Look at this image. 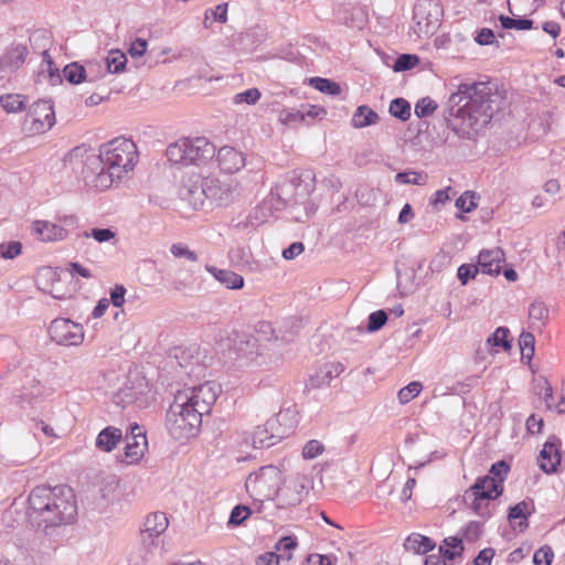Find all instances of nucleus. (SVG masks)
I'll list each match as a JSON object with an SVG mask.
<instances>
[{"label":"nucleus","mask_w":565,"mask_h":565,"mask_svg":"<svg viewBox=\"0 0 565 565\" xmlns=\"http://www.w3.org/2000/svg\"><path fill=\"white\" fill-rule=\"evenodd\" d=\"M138 161L132 140L118 137L103 145L95 156L86 147H76L65 157V163L79 170L98 190H107L131 172Z\"/></svg>","instance_id":"nucleus-1"},{"label":"nucleus","mask_w":565,"mask_h":565,"mask_svg":"<svg viewBox=\"0 0 565 565\" xmlns=\"http://www.w3.org/2000/svg\"><path fill=\"white\" fill-rule=\"evenodd\" d=\"M218 392L220 387L212 382L179 391L166 415L169 434L178 440L195 437L202 425V416L210 413Z\"/></svg>","instance_id":"nucleus-2"},{"label":"nucleus","mask_w":565,"mask_h":565,"mask_svg":"<svg viewBox=\"0 0 565 565\" xmlns=\"http://www.w3.org/2000/svg\"><path fill=\"white\" fill-rule=\"evenodd\" d=\"M25 515L36 529L70 524L77 515L75 494L67 487H36L29 494Z\"/></svg>","instance_id":"nucleus-3"},{"label":"nucleus","mask_w":565,"mask_h":565,"mask_svg":"<svg viewBox=\"0 0 565 565\" xmlns=\"http://www.w3.org/2000/svg\"><path fill=\"white\" fill-rule=\"evenodd\" d=\"M492 87L488 83H465L458 86L449 103L462 128L476 129L492 117Z\"/></svg>","instance_id":"nucleus-4"},{"label":"nucleus","mask_w":565,"mask_h":565,"mask_svg":"<svg viewBox=\"0 0 565 565\" xmlns=\"http://www.w3.org/2000/svg\"><path fill=\"white\" fill-rule=\"evenodd\" d=\"M166 156L173 167L201 166L215 156V146L205 137H182L167 147Z\"/></svg>","instance_id":"nucleus-5"},{"label":"nucleus","mask_w":565,"mask_h":565,"mask_svg":"<svg viewBox=\"0 0 565 565\" xmlns=\"http://www.w3.org/2000/svg\"><path fill=\"white\" fill-rule=\"evenodd\" d=\"M284 483V472L275 466H266L247 478L246 489L255 501L263 503L280 497Z\"/></svg>","instance_id":"nucleus-6"},{"label":"nucleus","mask_w":565,"mask_h":565,"mask_svg":"<svg viewBox=\"0 0 565 565\" xmlns=\"http://www.w3.org/2000/svg\"><path fill=\"white\" fill-rule=\"evenodd\" d=\"M55 124L53 105L47 100H39L29 109L24 118V128L31 135H41Z\"/></svg>","instance_id":"nucleus-7"},{"label":"nucleus","mask_w":565,"mask_h":565,"mask_svg":"<svg viewBox=\"0 0 565 565\" xmlns=\"http://www.w3.org/2000/svg\"><path fill=\"white\" fill-rule=\"evenodd\" d=\"M75 224L74 216H63L58 223L36 220L31 224V233L35 239L44 243L64 241L68 236L67 227Z\"/></svg>","instance_id":"nucleus-8"},{"label":"nucleus","mask_w":565,"mask_h":565,"mask_svg":"<svg viewBox=\"0 0 565 565\" xmlns=\"http://www.w3.org/2000/svg\"><path fill=\"white\" fill-rule=\"evenodd\" d=\"M53 341L63 345H77L83 341L82 326L68 319H55L49 328Z\"/></svg>","instance_id":"nucleus-9"},{"label":"nucleus","mask_w":565,"mask_h":565,"mask_svg":"<svg viewBox=\"0 0 565 565\" xmlns=\"http://www.w3.org/2000/svg\"><path fill=\"white\" fill-rule=\"evenodd\" d=\"M438 6L430 0H420L414 8L417 32L429 34L438 25Z\"/></svg>","instance_id":"nucleus-10"},{"label":"nucleus","mask_w":565,"mask_h":565,"mask_svg":"<svg viewBox=\"0 0 565 565\" xmlns=\"http://www.w3.org/2000/svg\"><path fill=\"white\" fill-rule=\"evenodd\" d=\"M148 448V440L145 430L137 424L131 426L130 435L127 436L125 459L129 465L138 463L145 456Z\"/></svg>","instance_id":"nucleus-11"},{"label":"nucleus","mask_w":565,"mask_h":565,"mask_svg":"<svg viewBox=\"0 0 565 565\" xmlns=\"http://www.w3.org/2000/svg\"><path fill=\"white\" fill-rule=\"evenodd\" d=\"M216 162L222 172L234 174L245 167L246 156L234 147L224 146L216 152Z\"/></svg>","instance_id":"nucleus-12"},{"label":"nucleus","mask_w":565,"mask_h":565,"mask_svg":"<svg viewBox=\"0 0 565 565\" xmlns=\"http://www.w3.org/2000/svg\"><path fill=\"white\" fill-rule=\"evenodd\" d=\"M28 46L23 43L13 42L8 45L0 57V70L4 73H12L19 70L26 61Z\"/></svg>","instance_id":"nucleus-13"},{"label":"nucleus","mask_w":565,"mask_h":565,"mask_svg":"<svg viewBox=\"0 0 565 565\" xmlns=\"http://www.w3.org/2000/svg\"><path fill=\"white\" fill-rule=\"evenodd\" d=\"M505 263V253L500 247L482 249L478 255L477 266L482 274L490 276L500 275Z\"/></svg>","instance_id":"nucleus-14"},{"label":"nucleus","mask_w":565,"mask_h":565,"mask_svg":"<svg viewBox=\"0 0 565 565\" xmlns=\"http://www.w3.org/2000/svg\"><path fill=\"white\" fill-rule=\"evenodd\" d=\"M561 440L553 437L544 445L539 456L540 468L546 473H553L561 463Z\"/></svg>","instance_id":"nucleus-15"},{"label":"nucleus","mask_w":565,"mask_h":565,"mask_svg":"<svg viewBox=\"0 0 565 565\" xmlns=\"http://www.w3.org/2000/svg\"><path fill=\"white\" fill-rule=\"evenodd\" d=\"M308 479L305 476H297L290 484L280 493V507L289 508L301 503L307 493Z\"/></svg>","instance_id":"nucleus-16"},{"label":"nucleus","mask_w":565,"mask_h":565,"mask_svg":"<svg viewBox=\"0 0 565 565\" xmlns=\"http://www.w3.org/2000/svg\"><path fill=\"white\" fill-rule=\"evenodd\" d=\"M180 195L183 200L188 201L193 207H199L204 203L205 191L204 184H200V175L192 174L186 180L180 190Z\"/></svg>","instance_id":"nucleus-17"},{"label":"nucleus","mask_w":565,"mask_h":565,"mask_svg":"<svg viewBox=\"0 0 565 565\" xmlns=\"http://www.w3.org/2000/svg\"><path fill=\"white\" fill-rule=\"evenodd\" d=\"M465 500L476 514L482 518L490 515L489 504L493 501L490 494L479 492V488H469L465 493Z\"/></svg>","instance_id":"nucleus-18"},{"label":"nucleus","mask_w":565,"mask_h":565,"mask_svg":"<svg viewBox=\"0 0 565 565\" xmlns=\"http://www.w3.org/2000/svg\"><path fill=\"white\" fill-rule=\"evenodd\" d=\"M169 526V520L163 512H152L148 514L143 522V533L149 537H157L163 534Z\"/></svg>","instance_id":"nucleus-19"},{"label":"nucleus","mask_w":565,"mask_h":565,"mask_svg":"<svg viewBox=\"0 0 565 565\" xmlns=\"http://www.w3.org/2000/svg\"><path fill=\"white\" fill-rule=\"evenodd\" d=\"M122 438L119 428L108 426L104 428L96 438V447L105 452L113 451Z\"/></svg>","instance_id":"nucleus-20"},{"label":"nucleus","mask_w":565,"mask_h":565,"mask_svg":"<svg viewBox=\"0 0 565 565\" xmlns=\"http://www.w3.org/2000/svg\"><path fill=\"white\" fill-rule=\"evenodd\" d=\"M404 546L407 551L416 554H426L436 546L435 542L420 533H412L405 540Z\"/></svg>","instance_id":"nucleus-21"},{"label":"nucleus","mask_w":565,"mask_h":565,"mask_svg":"<svg viewBox=\"0 0 565 565\" xmlns=\"http://www.w3.org/2000/svg\"><path fill=\"white\" fill-rule=\"evenodd\" d=\"M213 276L227 288L241 289L244 286L243 276L226 269H216L215 267H206Z\"/></svg>","instance_id":"nucleus-22"},{"label":"nucleus","mask_w":565,"mask_h":565,"mask_svg":"<svg viewBox=\"0 0 565 565\" xmlns=\"http://www.w3.org/2000/svg\"><path fill=\"white\" fill-rule=\"evenodd\" d=\"M470 488H479V492L490 494V499L492 500H495L503 492V484H500V480L490 476L479 478Z\"/></svg>","instance_id":"nucleus-23"},{"label":"nucleus","mask_w":565,"mask_h":565,"mask_svg":"<svg viewBox=\"0 0 565 565\" xmlns=\"http://www.w3.org/2000/svg\"><path fill=\"white\" fill-rule=\"evenodd\" d=\"M465 547L460 539L456 536L446 537L439 546V552L449 561H454L462 555Z\"/></svg>","instance_id":"nucleus-24"},{"label":"nucleus","mask_w":565,"mask_h":565,"mask_svg":"<svg viewBox=\"0 0 565 565\" xmlns=\"http://www.w3.org/2000/svg\"><path fill=\"white\" fill-rule=\"evenodd\" d=\"M205 198L222 202L230 193L228 186H223L216 178H207L204 181Z\"/></svg>","instance_id":"nucleus-25"},{"label":"nucleus","mask_w":565,"mask_h":565,"mask_svg":"<svg viewBox=\"0 0 565 565\" xmlns=\"http://www.w3.org/2000/svg\"><path fill=\"white\" fill-rule=\"evenodd\" d=\"M379 116L367 106H359L352 117V126L354 128H363L376 124Z\"/></svg>","instance_id":"nucleus-26"},{"label":"nucleus","mask_w":565,"mask_h":565,"mask_svg":"<svg viewBox=\"0 0 565 565\" xmlns=\"http://www.w3.org/2000/svg\"><path fill=\"white\" fill-rule=\"evenodd\" d=\"M275 420H267L266 424L257 426L253 431V445L255 447H264L270 446L273 443L270 441L275 436L269 434L268 427L274 425Z\"/></svg>","instance_id":"nucleus-27"},{"label":"nucleus","mask_w":565,"mask_h":565,"mask_svg":"<svg viewBox=\"0 0 565 565\" xmlns=\"http://www.w3.org/2000/svg\"><path fill=\"white\" fill-rule=\"evenodd\" d=\"M26 98L20 94H6L0 96V105L7 113H17L24 108Z\"/></svg>","instance_id":"nucleus-28"},{"label":"nucleus","mask_w":565,"mask_h":565,"mask_svg":"<svg viewBox=\"0 0 565 565\" xmlns=\"http://www.w3.org/2000/svg\"><path fill=\"white\" fill-rule=\"evenodd\" d=\"M96 486L98 487L103 497L107 498L117 491L119 487V480L114 475L99 476Z\"/></svg>","instance_id":"nucleus-29"},{"label":"nucleus","mask_w":565,"mask_h":565,"mask_svg":"<svg viewBox=\"0 0 565 565\" xmlns=\"http://www.w3.org/2000/svg\"><path fill=\"white\" fill-rule=\"evenodd\" d=\"M310 85L318 89L321 93L329 95H339L341 93V87L338 83L332 82L328 78L322 77H313L310 79Z\"/></svg>","instance_id":"nucleus-30"},{"label":"nucleus","mask_w":565,"mask_h":565,"mask_svg":"<svg viewBox=\"0 0 565 565\" xmlns=\"http://www.w3.org/2000/svg\"><path fill=\"white\" fill-rule=\"evenodd\" d=\"M390 113L392 116L406 121L411 117V105L404 98L393 99L390 104Z\"/></svg>","instance_id":"nucleus-31"},{"label":"nucleus","mask_w":565,"mask_h":565,"mask_svg":"<svg viewBox=\"0 0 565 565\" xmlns=\"http://www.w3.org/2000/svg\"><path fill=\"white\" fill-rule=\"evenodd\" d=\"M107 68L110 73H119L121 72L127 63V57L125 53L119 50H114L108 53L106 58Z\"/></svg>","instance_id":"nucleus-32"},{"label":"nucleus","mask_w":565,"mask_h":565,"mask_svg":"<svg viewBox=\"0 0 565 565\" xmlns=\"http://www.w3.org/2000/svg\"><path fill=\"white\" fill-rule=\"evenodd\" d=\"M214 21L225 23L227 21V3L216 6L214 9L205 11L204 24L209 28Z\"/></svg>","instance_id":"nucleus-33"},{"label":"nucleus","mask_w":565,"mask_h":565,"mask_svg":"<svg viewBox=\"0 0 565 565\" xmlns=\"http://www.w3.org/2000/svg\"><path fill=\"white\" fill-rule=\"evenodd\" d=\"M343 371V367L341 364H326L320 372L323 373L321 376V380H317L311 376L310 382L312 386H320L323 384H327L332 379L333 374L338 376Z\"/></svg>","instance_id":"nucleus-34"},{"label":"nucleus","mask_w":565,"mask_h":565,"mask_svg":"<svg viewBox=\"0 0 565 565\" xmlns=\"http://www.w3.org/2000/svg\"><path fill=\"white\" fill-rule=\"evenodd\" d=\"M423 390V385L418 381L411 382L405 387L401 388L398 391V401L401 404H407L412 399H414L416 396L419 395V393Z\"/></svg>","instance_id":"nucleus-35"},{"label":"nucleus","mask_w":565,"mask_h":565,"mask_svg":"<svg viewBox=\"0 0 565 565\" xmlns=\"http://www.w3.org/2000/svg\"><path fill=\"white\" fill-rule=\"evenodd\" d=\"M530 514H531V504L525 501H521V502L516 503L514 507L510 508L509 519L511 521H515V520L520 519L521 520L520 525H522L523 523L526 524L527 516Z\"/></svg>","instance_id":"nucleus-36"},{"label":"nucleus","mask_w":565,"mask_h":565,"mask_svg":"<svg viewBox=\"0 0 565 565\" xmlns=\"http://www.w3.org/2000/svg\"><path fill=\"white\" fill-rule=\"evenodd\" d=\"M522 358L531 360L534 355L535 339L531 332H522L519 339Z\"/></svg>","instance_id":"nucleus-37"},{"label":"nucleus","mask_w":565,"mask_h":565,"mask_svg":"<svg viewBox=\"0 0 565 565\" xmlns=\"http://www.w3.org/2000/svg\"><path fill=\"white\" fill-rule=\"evenodd\" d=\"M262 97V93L258 88H249L245 92L238 93L234 95L233 103L235 105L239 104H247V105H255Z\"/></svg>","instance_id":"nucleus-38"},{"label":"nucleus","mask_w":565,"mask_h":565,"mask_svg":"<svg viewBox=\"0 0 565 565\" xmlns=\"http://www.w3.org/2000/svg\"><path fill=\"white\" fill-rule=\"evenodd\" d=\"M499 21L503 29L530 30L533 24L529 19H513L505 15H500Z\"/></svg>","instance_id":"nucleus-39"},{"label":"nucleus","mask_w":565,"mask_h":565,"mask_svg":"<svg viewBox=\"0 0 565 565\" xmlns=\"http://www.w3.org/2000/svg\"><path fill=\"white\" fill-rule=\"evenodd\" d=\"M323 451L324 445L317 439H311L303 446L301 455L303 459L311 460L322 455Z\"/></svg>","instance_id":"nucleus-40"},{"label":"nucleus","mask_w":565,"mask_h":565,"mask_svg":"<svg viewBox=\"0 0 565 565\" xmlns=\"http://www.w3.org/2000/svg\"><path fill=\"white\" fill-rule=\"evenodd\" d=\"M64 76L70 83L79 84L85 77V68L77 63L68 64L64 68Z\"/></svg>","instance_id":"nucleus-41"},{"label":"nucleus","mask_w":565,"mask_h":565,"mask_svg":"<svg viewBox=\"0 0 565 565\" xmlns=\"http://www.w3.org/2000/svg\"><path fill=\"white\" fill-rule=\"evenodd\" d=\"M418 63H419V57L417 55L402 54L396 58L393 70L395 72H403V71L412 70Z\"/></svg>","instance_id":"nucleus-42"},{"label":"nucleus","mask_w":565,"mask_h":565,"mask_svg":"<svg viewBox=\"0 0 565 565\" xmlns=\"http://www.w3.org/2000/svg\"><path fill=\"white\" fill-rule=\"evenodd\" d=\"M297 541L292 536H285L280 539L276 544V550L279 552L280 558L290 559L291 558V552L296 548Z\"/></svg>","instance_id":"nucleus-43"},{"label":"nucleus","mask_w":565,"mask_h":565,"mask_svg":"<svg viewBox=\"0 0 565 565\" xmlns=\"http://www.w3.org/2000/svg\"><path fill=\"white\" fill-rule=\"evenodd\" d=\"M477 195L473 192L467 191L457 199L456 206L462 212L469 213L477 207Z\"/></svg>","instance_id":"nucleus-44"},{"label":"nucleus","mask_w":565,"mask_h":565,"mask_svg":"<svg viewBox=\"0 0 565 565\" xmlns=\"http://www.w3.org/2000/svg\"><path fill=\"white\" fill-rule=\"evenodd\" d=\"M425 180L426 177L417 171L398 172L395 175V181L401 184H424Z\"/></svg>","instance_id":"nucleus-45"},{"label":"nucleus","mask_w":565,"mask_h":565,"mask_svg":"<svg viewBox=\"0 0 565 565\" xmlns=\"http://www.w3.org/2000/svg\"><path fill=\"white\" fill-rule=\"evenodd\" d=\"M306 115L300 110L284 109L279 113V121L285 126H292L305 121Z\"/></svg>","instance_id":"nucleus-46"},{"label":"nucleus","mask_w":565,"mask_h":565,"mask_svg":"<svg viewBox=\"0 0 565 565\" xmlns=\"http://www.w3.org/2000/svg\"><path fill=\"white\" fill-rule=\"evenodd\" d=\"M529 317L533 321L544 322L548 318V309L542 301H534L529 308Z\"/></svg>","instance_id":"nucleus-47"},{"label":"nucleus","mask_w":565,"mask_h":565,"mask_svg":"<svg viewBox=\"0 0 565 565\" xmlns=\"http://www.w3.org/2000/svg\"><path fill=\"white\" fill-rule=\"evenodd\" d=\"M436 109L437 104L429 97H425L415 105V115L419 118L427 117L433 115Z\"/></svg>","instance_id":"nucleus-48"},{"label":"nucleus","mask_w":565,"mask_h":565,"mask_svg":"<svg viewBox=\"0 0 565 565\" xmlns=\"http://www.w3.org/2000/svg\"><path fill=\"white\" fill-rule=\"evenodd\" d=\"M508 337L509 330L507 328L500 327L491 334V337H489L488 342L494 347H501L508 350L511 347Z\"/></svg>","instance_id":"nucleus-49"},{"label":"nucleus","mask_w":565,"mask_h":565,"mask_svg":"<svg viewBox=\"0 0 565 565\" xmlns=\"http://www.w3.org/2000/svg\"><path fill=\"white\" fill-rule=\"evenodd\" d=\"M250 515L249 508L245 505H236L230 515V525H239Z\"/></svg>","instance_id":"nucleus-50"},{"label":"nucleus","mask_w":565,"mask_h":565,"mask_svg":"<svg viewBox=\"0 0 565 565\" xmlns=\"http://www.w3.org/2000/svg\"><path fill=\"white\" fill-rule=\"evenodd\" d=\"M554 557L553 550L550 546L540 547L533 556L535 565H551Z\"/></svg>","instance_id":"nucleus-51"},{"label":"nucleus","mask_w":565,"mask_h":565,"mask_svg":"<svg viewBox=\"0 0 565 565\" xmlns=\"http://www.w3.org/2000/svg\"><path fill=\"white\" fill-rule=\"evenodd\" d=\"M171 250V254L175 257V258H181V257H184L186 258L190 262H196L198 260V255L188 248V246L179 243V244H173L170 248Z\"/></svg>","instance_id":"nucleus-52"},{"label":"nucleus","mask_w":565,"mask_h":565,"mask_svg":"<svg viewBox=\"0 0 565 565\" xmlns=\"http://www.w3.org/2000/svg\"><path fill=\"white\" fill-rule=\"evenodd\" d=\"M85 237H93L98 243L109 242L115 237V232L109 228H93L89 233H84Z\"/></svg>","instance_id":"nucleus-53"},{"label":"nucleus","mask_w":565,"mask_h":565,"mask_svg":"<svg viewBox=\"0 0 565 565\" xmlns=\"http://www.w3.org/2000/svg\"><path fill=\"white\" fill-rule=\"evenodd\" d=\"M387 321L386 312L383 310H377L375 312H372L369 316V330L370 331H376L381 329Z\"/></svg>","instance_id":"nucleus-54"},{"label":"nucleus","mask_w":565,"mask_h":565,"mask_svg":"<svg viewBox=\"0 0 565 565\" xmlns=\"http://www.w3.org/2000/svg\"><path fill=\"white\" fill-rule=\"evenodd\" d=\"M479 267L477 265L463 264L458 268V278L462 285H466L469 278H475L479 273Z\"/></svg>","instance_id":"nucleus-55"},{"label":"nucleus","mask_w":565,"mask_h":565,"mask_svg":"<svg viewBox=\"0 0 565 565\" xmlns=\"http://www.w3.org/2000/svg\"><path fill=\"white\" fill-rule=\"evenodd\" d=\"M509 470H510V467L505 461H503V460L498 461L491 466V469H490L491 476L490 477L497 478V480H500V484H503V481H504Z\"/></svg>","instance_id":"nucleus-56"},{"label":"nucleus","mask_w":565,"mask_h":565,"mask_svg":"<svg viewBox=\"0 0 565 565\" xmlns=\"http://www.w3.org/2000/svg\"><path fill=\"white\" fill-rule=\"evenodd\" d=\"M22 245L19 242H10L0 245V255L3 258H14L21 253Z\"/></svg>","instance_id":"nucleus-57"},{"label":"nucleus","mask_w":565,"mask_h":565,"mask_svg":"<svg viewBox=\"0 0 565 565\" xmlns=\"http://www.w3.org/2000/svg\"><path fill=\"white\" fill-rule=\"evenodd\" d=\"M126 288L121 285L115 286L110 292V300L115 307H121L125 302Z\"/></svg>","instance_id":"nucleus-58"},{"label":"nucleus","mask_w":565,"mask_h":565,"mask_svg":"<svg viewBox=\"0 0 565 565\" xmlns=\"http://www.w3.org/2000/svg\"><path fill=\"white\" fill-rule=\"evenodd\" d=\"M147 51V41L143 39L135 40L129 49V54L132 57H141Z\"/></svg>","instance_id":"nucleus-59"},{"label":"nucleus","mask_w":565,"mask_h":565,"mask_svg":"<svg viewBox=\"0 0 565 565\" xmlns=\"http://www.w3.org/2000/svg\"><path fill=\"white\" fill-rule=\"evenodd\" d=\"M280 556L275 552H266L257 557V565H279Z\"/></svg>","instance_id":"nucleus-60"},{"label":"nucleus","mask_w":565,"mask_h":565,"mask_svg":"<svg viewBox=\"0 0 565 565\" xmlns=\"http://www.w3.org/2000/svg\"><path fill=\"white\" fill-rule=\"evenodd\" d=\"M544 426V422L542 418L536 417L535 415H531L526 420V429L530 434H540Z\"/></svg>","instance_id":"nucleus-61"},{"label":"nucleus","mask_w":565,"mask_h":565,"mask_svg":"<svg viewBox=\"0 0 565 565\" xmlns=\"http://www.w3.org/2000/svg\"><path fill=\"white\" fill-rule=\"evenodd\" d=\"M493 556L494 551L492 548H484L479 552L473 561V565H490Z\"/></svg>","instance_id":"nucleus-62"},{"label":"nucleus","mask_w":565,"mask_h":565,"mask_svg":"<svg viewBox=\"0 0 565 565\" xmlns=\"http://www.w3.org/2000/svg\"><path fill=\"white\" fill-rule=\"evenodd\" d=\"M493 41L494 33L491 29L488 28L481 29L476 36V42L480 45H488L491 44Z\"/></svg>","instance_id":"nucleus-63"},{"label":"nucleus","mask_w":565,"mask_h":565,"mask_svg":"<svg viewBox=\"0 0 565 565\" xmlns=\"http://www.w3.org/2000/svg\"><path fill=\"white\" fill-rule=\"evenodd\" d=\"M305 249V246L300 242L292 243L288 248L284 249L282 257L285 259H294L296 256L300 255Z\"/></svg>","instance_id":"nucleus-64"}]
</instances>
